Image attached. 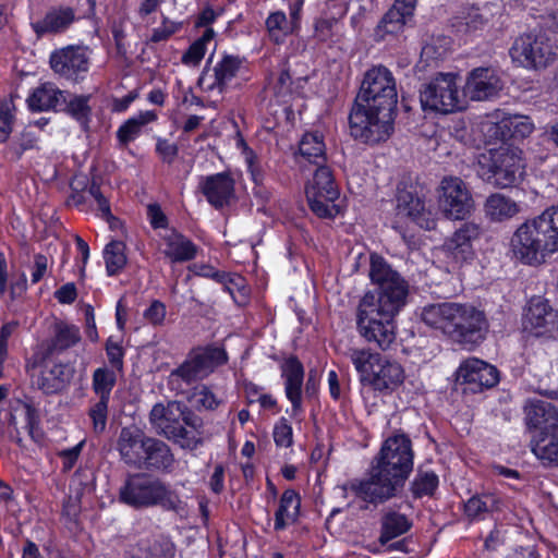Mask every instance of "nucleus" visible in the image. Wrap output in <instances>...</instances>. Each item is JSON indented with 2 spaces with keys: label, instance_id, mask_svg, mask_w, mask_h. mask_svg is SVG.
Listing matches in <instances>:
<instances>
[{
  "label": "nucleus",
  "instance_id": "f3484780",
  "mask_svg": "<svg viewBox=\"0 0 558 558\" xmlns=\"http://www.w3.org/2000/svg\"><path fill=\"white\" fill-rule=\"evenodd\" d=\"M502 88L501 81L492 68L472 70L464 85V95L481 101L496 96Z\"/></svg>",
  "mask_w": 558,
  "mask_h": 558
},
{
  "label": "nucleus",
  "instance_id": "3c124183",
  "mask_svg": "<svg viewBox=\"0 0 558 558\" xmlns=\"http://www.w3.org/2000/svg\"><path fill=\"white\" fill-rule=\"evenodd\" d=\"M194 398L196 407L206 410H215L220 403L216 396L206 386H202L194 393Z\"/></svg>",
  "mask_w": 558,
  "mask_h": 558
},
{
  "label": "nucleus",
  "instance_id": "de8ad7c7",
  "mask_svg": "<svg viewBox=\"0 0 558 558\" xmlns=\"http://www.w3.org/2000/svg\"><path fill=\"white\" fill-rule=\"evenodd\" d=\"M109 399H100L90 408L89 417L95 433H102L107 424Z\"/></svg>",
  "mask_w": 558,
  "mask_h": 558
},
{
  "label": "nucleus",
  "instance_id": "0eeeda50",
  "mask_svg": "<svg viewBox=\"0 0 558 558\" xmlns=\"http://www.w3.org/2000/svg\"><path fill=\"white\" fill-rule=\"evenodd\" d=\"M149 422L159 435L180 444L182 448L195 449L202 444V439L185 426L201 435L203 420L182 402L155 404L149 413Z\"/></svg>",
  "mask_w": 558,
  "mask_h": 558
},
{
  "label": "nucleus",
  "instance_id": "6e6552de",
  "mask_svg": "<svg viewBox=\"0 0 558 558\" xmlns=\"http://www.w3.org/2000/svg\"><path fill=\"white\" fill-rule=\"evenodd\" d=\"M119 497L122 502L136 509L156 505L175 512L184 509L177 493L171 490L160 478L146 473L128 475L119 490Z\"/></svg>",
  "mask_w": 558,
  "mask_h": 558
},
{
  "label": "nucleus",
  "instance_id": "a18cd8bd",
  "mask_svg": "<svg viewBox=\"0 0 558 558\" xmlns=\"http://www.w3.org/2000/svg\"><path fill=\"white\" fill-rule=\"evenodd\" d=\"M266 26L271 38L277 43L280 40V36L287 35L290 31L286 14L280 11L268 16Z\"/></svg>",
  "mask_w": 558,
  "mask_h": 558
},
{
  "label": "nucleus",
  "instance_id": "f03ea898",
  "mask_svg": "<svg viewBox=\"0 0 558 558\" xmlns=\"http://www.w3.org/2000/svg\"><path fill=\"white\" fill-rule=\"evenodd\" d=\"M397 102L391 72L383 65L368 70L349 114L351 135L369 145L387 141L393 131Z\"/></svg>",
  "mask_w": 558,
  "mask_h": 558
},
{
  "label": "nucleus",
  "instance_id": "72a5a7b5",
  "mask_svg": "<svg viewBox=\"0 0 558 558\" xmlns=\"http://www.w3.org/2000/svg\"><path fill=\"white\" fill-rule=\"evenodd\" d=\"M519 211L515 202L501 194L490 195L485 203V213L490 219L501 221L513 217Z\"/></svg>",
  "mask_w": 558,
  "mask_h": 558
},
{
  "label": "nucleus",
  "instance_id": "c756f323",
  "mask_svg": "<svg viewBox=\"0 0 558 558\" xmlns=\"http://www.w3.org/2000/svg\"><path fill=\"white\" fill-rule=\"evenodd\" d=\"M68 93L63 92V97L61 98L59 110L64 111L74 118L82 128L87 131L89 117L92 113V108L88 105L90 99L89 95H80V96H71L68 98Z\"/></svg>",
  "mask_w": 558,
  "mask_h": 558
},
{
  "label": "nucleus",
  "instance_id": "20e7f679",
  "mask_svg": "<svg viewBox=\"0 0 558 558\" xmlns=\"http://www.w3.org/2000/svg\"><path fill=\"white\" fill-rule=\"evenodd\" d=\"M422 320L441 329L453 341L461 344H475L484 339L487 322L482 311L460 303H437L425 306Z\"/></svg>",
  "mask_w": 558,
  "mask_h": 558
},
{
  "label": "nucleus",
  "instance_id": "4c0bfd02",
  "mask_svg": "<svg viewBox=\"0 0 558 558\" xmlns=\"http://www.w3.org/2000/svg\"><path fill=\"white\" fill-rule=\"evenodd\" d=\"M190 269L197 276L213 278L217 282L222 283L225 289L231 294L233 293L232 286L239 288L241 282L243 281V278L240 276L231 278L226 272L218 271L211 265L203 263H195L192 266H190Z\"/></svg>",
  "mask_w": 558,
  "mask_h": 558
},
{
  "label": "nucleus",
  "instance_id": "7c9ffc66",
  "mask_svg": "<svg viewBox=\"0 0 558 558\" xmlns=\"http://www.w3.org/2000/svg\"><path fill=\"white\" fill-rule=\"evenodd\" d=\"M63 90L54 88L51 84H43L28 97V107L33 111L59 110Z\"/></svg>",
  "mask_w": 558,
  "mask_h": 558
},
{
  "label": "nucleus",
  "instance_id": "bb28decb",
  "mask_svg": "<svg viewBox=\"0 0 558 558\" xmlns=\"http://www.w3.org/2000/svg\"><path fill=\"white\" fill-rule=\"evenodd\" d=\"M282 376L286 378V395L291 401L293 410L301 408L302 385L304 379V368L296 356H290L282 365Z\"/></svg>",
  "mask_w": 558,
  "mask_h": 558
},
{
  "label": "nucleus",
  "instance_id": "a878e982",
  "mask_svg": "<svg viewBox=\"0 0 558 558\" xmlns=\"http://www.w3.org/2000/svg\"><path fill=\"white\" fill-rule=\"evenodd\" d=\"M75 20V12L70 7L51 8L45 17L32 24L38 37L44 34H57L65 31Z\"/></svg>",
  "mask_w": 558,
  "mask_h": 558
},
{
  "label": "nucleus",
  "instance_id": "2f4dec72",
  "mask_svg": "<svg viewBox=\"0 0 558 558\" xmlns=\"http://www.w3.org/2000/svg\"><path fill=\"white\" fill-rule=\"evenodd\" d=\"M299 153L311 163L322 166L326 162L325 144L318 133H306L299 143Z\"/></svg>",
  "mask_w": 558,
  "mask_h": 558
},
{
  "label": "nucleus",
  "instance_id": "aec40b11",
  "mask_svg": "<svg viewBox=\"0 0 558 558\" xmlns=\"http://www.w3.org/2000/svg\"><path fill=\"white\" fill-rule=\"evenodd\" d=\"M148 439L149 437L136 427H123L118 439V449L122 460L129 465L141 468Z\"/></svg>",
  "mask_w": 558,
  "mask_h": 558
},
{
  "label": "nucleus",
  "instance_id": "393cba45",
  "mask_svg": "<svg viewBox=\"0 0 558 558\" xmlns=\"http://www.w3.org/2000/svg\"><path fill=\"white\" fill-rule=\"evenodd\" d=\"M174 462V457L169 446L160 439L149 437L146 440V449L141 461V468L147 470L169 471Z\"/></svg>",
  "mask_w": 558,
  "mask_h": 558
},
{
  "label": "nucleus",
  "instance_id": "58836bf2",
  "mask_svg": "<svg viewBox=\"0 0 558 558\" xmlns=\"http://www.w3.org/2000/svg\"><path fill=\"white\" fill-rule=\"evenodd\" d=\"M104 257L108 275L118 274L126 264L125 244L122 241H111L105 247Z\"/></svg>",
  "mask_w": 558,
  "mask_h": 558
},
{
  "label": "nucleus",
  "instance_id": "13d9d810",
  "mask_svg": "<svg viewBox=\"0 0 558 558\" xmlns=\"http://www.w3.org/2000/svg\"><path fill=\"white\" fill-rule=\"evenodd\" d=\"M106 351L108 355L109 363L112 367L121 371L123 367V349L118 343H113L111 341L107 342Z\"/></svg>",
  "mask_w": 558,
  "mask_h": 558
},
{
  "label": "nucleus",
  "instance_id": "7ed1b4c3",
  "mask_svg": "<svg viewBox=\"0 0 558 558\" xmlns=\"http://www.w3.org/2000/svg\"><path fill=\"white\" fill-rule=\"evenodd\" d=\"M413 457L408 436L401 434L387 438L372 462L368 478L352 482L351 490L374 506L397 497L412 472Z\"/></svg>",
  "mask_w": 558,
  "mask_h": 558
},
{
  "label": "nucleus",
  "instance_id": "680f3d73",
  "mask_svg": "<svg viewBox=\"0 0 558 558\" xmlns=\"http://www.w3.org/2000/svg\"><path fill=\"white\" fill-rule=\"evenodd\" d=\"M205 54V47L201 41H194L182 57V62L186 64H197Z\"/></svg>",
  "mask_w": 558,
  "mask_h": 558
},
{
  "label": "nucleus",
  "instance_id": "4be33fe9",
  "mask_svg": "<svg viewBox=\"0 0 558 558\" xmlns=\"http://www.w3.org/2000/svg\"><path fill=\"white\" fill-rule=\"evenodd\" d=\"M71 372L64 364H56L50 368H44L39 374H31L33 387L43 391L45 395H53L63 390L70 383Z\"/></svg>",
  "mask_w": 558,
  "mask_h": 558
},
{
  "label": "nucleus",
  "instance_id": "c03bdc74",
  "mask_svg": "<svg viewBox=\"0 0 558 558\" xmlns=\"http://www.w3.org/2000/svg\"><path fill=\"white\" fill-rule=\"evenodd\" d=\"M496 500L490 495L473 496L464 505V512L470 519L481 517L494 509Z\"/></svg>",
  "mask_w": 558,
  "mask_h": 558
},
{
  "label": "nucleus",
  "instance_id": "e433bc0d",
  "mask_svg": "<svg viewBox=\"0 0 558 558\" xmlns=\"http://www.w3.org/2000/svg\"><path fill=\"white\" fill-rule=\"evenodd\" d=\"M350 359L361 374V380L365 381L372 378L381 356L378 353H372L369 350H351Z\"/></svg>",
  "mask_w": 558,
  "mask_h": 558
},
{
  "label": "nucleus",
  "instance_id": "774afa93",
  "mask_svg": "<svg viewBox=\"0 0 558 558\" xmlns=\"http://www.w3.org/2000/svg\"><path fill=\"white\" fill-rule=\"evenodd\" d=\"M541 19L547 28L558 32V7L547 9Z\"/></svg>",
  "mask_w": 558,
  "mask_h": 558
},
{
  "label": "nucleus",
  "instance_id": "b1692460",
  "mask_svg": "<svg viewBox=\"0 0 558 558\" xmlns=\"http://www.w3.org/2000/svg\"><path fill=\"white\" fill-rule=\"evenodd\" d=\"M404 380L403 368L397 362L384 360L381 357L372 378L368 383L375 390L392 391L398 388Z\"/></svg>",
  "mask_w": 558,
  "mask_h": 558
},
{
  "label": "nucleus",
  "instance_id": "5701e85b",
  "mask_svg": "<svg viewBox=\"0 0 558 558\" xmlns=\"http://www.w3.org/2000/svg\"><path fill=\"white\" fill-rule=\"evenodd\" d=\"M482 233L481 225L472 221L465 222L446 242V247L456 258L468 259L473 254L472 242L477 240Z\"/></svg>",
  "mask_w": 558,
  "mask_h": 558
},
{
  "label": "nucleus",
  "instance_id": "c85d7f7f",
  "mask_svg": "<svg viewBox=\"0 0 558 558\" xmlns=\"http://www.w3.org/2000/svg\"><path fill=\"white\" fill-rule=\"evenodd\" d=\"M166 248L165 255L172 262H185L194 258L196 246L182 234L170 231L163 236Z\"/></svg>",
  "mask_w": 558,
  "mask_h": 558
},
{
  "label": "nucleus",
  "instance_id": "bf43d9fd",
  "mask_svg": "<svg viewBox=\"0 0 558 558\" xmlns=\"http://www.w3.org/2000/svg\"><path fill=\"white\" fill-rule=\"evenodd\" d=\"M83 445L84 442L82 441L70 449L62 450L58 453L59 457L63 459V471L68 472L74 466L80 457Z\"/></svg>",
  "mask_w": 558,
  "mask_h": 558
},
{
  "label": "nucleus",
  "instance_id": "864d4df0",
  "mask_svg": "<svg viewBox=\"0 0 558 558\" xmlns=\"http://www.w3.org/2000/svg\"><path fill=\"white\" fill-rule=\"evenodd\" d=\"M511 123V136L518 135L520 137L529 136L533 132V123L523 117L507 118Z\"/></svg>",
  "mask_w": 558,
  "mask_h": 558
},
{
  "label": "nucleus",
  "instance_id": "f257e3e1",
  "mask_svg": "<svg viewBox=\"0 0 558 558\" xmlns=\"http://www.w3.org/2000/svg\"><path fill=\"white\" fill-rule=\"evenodd\" d=\"M369 277L377 289L367 292L361 300L357 328L368 342L387 350L396 340L395 317L407 303L409 284L377 254L371 255Z\"/></svg>",
  "mask_w": 558,
  "mask_h": 558
},
{
  "label": "nucleus",
  "instance_id": "dca6fc26",
  "mask_svg": "<svg viewBox=\"0 0 558 558\" xmlns=\"http://www.w3.org/2000/svg\"><path fill=\"white\" fill-rule=\"evenodd\" d=\"M397 214L410 218L425 230L436 228V219L432 210L425 206V201L410 190H398Z\"/></svg>",
  "mask_w": 558,
  "mask_h": 558
},
{
  "label": "nucleus",
  "instance_id": "69168bd1",
  "mask_svg": "<svg viewBox=\"0 0 558 558\" xmlns=\"http://www.w3.org/2000/svg\"><path fill=\"white\" fill-rule=\"evenodd\" d=\"M147 215L149 217L151 226L157 228H165L167 226V217L162 213L158 204H149L147 206Z\"/></svg>",
  "mask_w": 558,
  "mask_h": 558
},
{
  "label": "nucleus",
  "instance_id": "6e6d98bb",
  "mask_svg": "<svg viewBox=\"0 0 558 558\" xmlns=\"http://www.w3.org/2000/svg\"><path fill=\"white\" fill-rule=\"evenodd\" d=\"M180 25L181 23L171 22L165 19L162 25L154 29L153 35L150 37V41L159 43L168 39L172 34H174L178 31Z\"/></svg>",
  "mask_w": 558,
  "mask_h": 558
},
{
  "label": "nucleus",
  "instance_id": "09e8293b",
  "mask_svg": "<svg viewBox=\"0 0 558 558\" xmlns=\"http://www.w3.org/2000/svg\"><path fill=\"white\" fill-rule=\"evenodd\" d=\"M87 193L95 198V201L97 202L98 204V210L101 213V216L106 219V220H110L111 218L113 219V216L111 214V210H110V205H109V202L108 199L104 196V194L101 193L100 191V186L95 182L93 181L90 183V185L88 186L87 189Z\"/></svg>",
  "mask_w": 558,
  "mask_h": 558
},
{
  "label": "nucleus",
  "instance_id": "49530a36",
  "mask_svg": "<svg viewBox=\"0 0 558 558\" xmlns=\"http://www.w3.org/2000/svg\"><path fill=\"white\" fill-rule=\"evenodd\" d=\"M438 485V477L434 473H420L412 483V493L415 497L432 495Z\"/></svg>",
  "mask_w": 558,
  "mask_h": 558
},
{
  "label": "nucleus",
  "instance_id": "0e129e2a",
  "mask_svg": "<svg viewBox=\"0 0 558 558\" xmlns=\"http://www.w3.org/2000/svg\"><path fill=\"white\" fill-rule=\"evenodd\" d=\"M56 299L62 304H71L77 296L74 283H65L54 292Z\"/></svg>",
  "mask_w": 558,
  "mask_h": 558
},
{
  "label": "nucleus",
  "instance_id": "4d7b16f0",
  "mask_svg": "<svg viewBox=\"0 0 558 558\" xmlns=\"http://www.w3.org/2000/svg\"><path fill=\"white\" fill-rule=\"evenodd\" d=\"M144 317L153 325H161L166 317V306L160 301H154L145 311Z\"/></svg>",
  "mask_w": 558,
  "mask_h": 558
},
{
  "label": "nucleus",
  "instance_id": "a19ab883",
  "mask_svg": "<svg viewBox=\"0 0 558 558\" xmlns=\"http://www.w3.org/2000/svg\"><path fill=\"white\" fill-rule=\"evenodd\" d=\"M240 61L236 58L226 56L214 69L215 82L209 88H219L223 90L227 83L235 76L239 70Z\"/></svg>",
  "mask_w": 558,
  "mask_h": 558
},
{
  "label": "nucleus",
  "instance_id": "412c9836",
  "mask_svg": "<svg viewBox=\"0 0 558 558\" xmlns=\"http://www.w3.org/2000/svg\"><path fill=\"white\" fill-rule=\"evenodd\" d=\"M457 374L463 383L475 384L481 388L494 387L499 381L497 368L477 359L465 361Z\"/></svg>",
  "mask_w": 558,
  "mask_h": 558
},
{
  "label": "nucleus",
  "instance_id": "39448f33",
  "mask_svg": "<svg viewBox=\"0 0 558 558\" xmlns=\"http://www.w3.org/2000/svg\"><path fill=\"white\" fill-rule=\"evenodd\" d=\"M511 247L515 258L527 265H541L558 251V205L522 223L513 233Z\"/></svg>",
  "mask_w": 558,
  "mask_h": 558
},
{
  "label": "nucleus",
  "instance_id": "5fc2aeb1",
  "mask_svg": "<svg viewBox=\"0 0 558 558\" xmlns=\"http://www.w3.org/2000/svg\"><path fill=\"white\" fill-rule=\"evenodd\" d=\"M274 439L277 446L289 447L292 444V428L282 420L274 429Z\"/></svg>",
  "mask_w": 558,
  "mask_h": 558
},
{
  "label": "nucleus",
  "instance_id": "9d476101",
  "mask_svg": "<svg viewBox=\"0 0 558 558\" xmlns=\"http://www.w3.org/2000/svg\"><path fill=\"white\" fill-rule=\"evenodd\" d=\"M420 101L423 109L441 113L461 110L464 105L460 98L457 75L453 73H437L420 89Z\"/></svg>",
  "mask_w": 558,
  "mask_h": 558
},
{
  "label": "nucleus",
  "instance_id": "8fccbe9b",
  "mask_svg": "<svg viewBox=\"0 0 558 558\" xmlns=\"http://www.w3.org/2000/svg\"><path fill=\"white\" fill-rule=\"evenodd\" d=\"M80 513V506L77 499L71 497L63 505L62 515L71 531L78 529L77 517Z\"/></svg>",
  "mask_w": 558,
  "mask_h": 558
},
{
  "label": "nucleus",
  "instance_id": "f8f14e48",
  "mask_svg": "<svg viewBox=\"0 0 558 558\" xmlns=\"http://www.w3.org/2000/svg\"><path fill=\"white\" fill-rule=\"evenodd\" d=\"M305 193L308 206L317 217L333 218L339 214V207L335 204L339 197V189L331 170L325 163L316 168Z\"/></svg>",
  "mask_w": 558,
  "mask_h": 558
},
{
  "label": "nucleus",
  "instance_id": "052dcab7",
  "mask_svg": "<svg viewBox=\"0 0 558 558\" xmlns=\"http://www.w3.org/2000/svg\"><path fill=\"white\" fill-rule=\"evenodd\" d=\"M158 154L165 162L171 163L178 155V146L167 140H159L156 146Z\"/></svg>",
  "mask_w": 558,
  "mask_h": 558
},
{
  "label": "nucleus",
  "instance_id": "f704fd0d",
  "mask_svg": "<svg viewBox=\"0 0 558 558\" xmlns=\"http://www.w3.org/2000/svg\"><path fill=\"white\" fill-rule=\"evenodd\" d=\"M300 508V499L293 489H287L280 499L279 508L275 513V529L282 530L288 521H293Z\"/></svg>",
  "mask_w": 558,
  "mask_h": 558
},
{
  "label": "nucleus",
  "instance_id": "e2e57ef3",
  "mask_svg": "<svg viewBox=\"0 0 558 558\" xmlns=\"http://www.w3.org/2000/svg\"><path fill=\"white\" fill-rule=\"evenodd\" d=\"M13 116L8 107L0 108V142H5L11 133Z\"/></svg>",
  "mask_w": 558,
  "mask_h": 558
},
{
  "label": "nucleus",
  "instance_id": "338daca9",
  "mask_svg": "<svg viewBox=\"0 0 558 558\" xmlns=\"http://www.w3.org/2000/svg\"><path fill=\"white\" fill-rule=\"evenodd\" d=\"M223 475H225V468L222 464H217L215 466L214 473L209 481L210 489L215 494H220L223 490Z\"/></svg>",
  "mask_w": 558,
  "mask_h": 558
},
{
  "label": "nucleus",
  "instance_id": "c9c22d12",
  "mask_svg": "<svg viewBox=\"0 0 558 558\" xmlns=\"http://www.w3.org/2000/svg\"><path fill=\"white\" fill-rule=\"evenodd\" d=\"M14 412L10 413L9 425L16 427V414L21 412L25 416L26 421V429L28 432L29 437L35 441L39 442L41 440V433L39 432V414L37 409H35L32 404L22 402L20 400L16 401V407L13 408Z\"/></svg>",
  "mask_w": 558,
  "mask_h": 558
},
{
  "label": "nucleus",
  "instance_id": "79ce46f5",
  "mask_svg": "<svg viewBox=\"0 0 558 558\" xmlns=\"http://www.w3.org/2000/svg\"><path fill=\"white\" fill-rule=\"evenodd\" d=\"M117 376L108 367H99L93 374V390L100 399H109L116 385Z\"/></svg>",
  "mask_w": 558,
  "mask_h": 558
},
{
  "label": "nucleus",
  "instance_id": "423d86ee",
  "mask_svg": "<svg viewBox=\"0 0 558 558\" xmlns=\"http://www.w3.org/2000/svg\"><path fill=\"white\" fill-rule=\"evenodd\" d=\"M525 425L533 432L531 450L543 465L558 466V408L543 400L524 407Z\"/></svg>",
  "mask_w": 558,
  "mask_h": 558
},
{
  "label": "nucleus",
  "instance_id": "cd10ccee",
  "mask_svg": "<svg viewBox=\"0 0 558 558\" xmlns=\"http://www.w3.org/2000/svg\"><path fill=\"white\" fill-rule=\"evenodd\" d=\"M81 340L80 330L74 325H68L59 322L54 325V335L50 341L46 343L44 359L56 353H61L66 349L75 345Z\"/></svg>",
  "mask_w": 558,
  "mask_h": 558
},
{
  "label": "nucleus",
  "instance_id": "473e14b6",
  "mask_svg": "<svg viewBox=\"0 0 558 558\" xmlns=\"http://www.w3.org/2000/svg\"><path fill=\"white\" fill-rule=\"evenodd\" d=\"M409 519L401 513L390 511L381 519V534L379 542L385 545L392 538L408 532L411 527Z\"/></svg>",
  "mask_w": 558,
  "mask_h": 558
},
{
  "label": "nucleus",
  "instance_id": "2eb2a0df",
  "mask_svg": "<svg viewBox=\"0 0 558 558\" xmlns=\"http://www.w3.org/2000/svg\"><path fill=\"white\" fill-rule=\"evenodd\" d=\"M524 329L536 337L558 330V311L543 296L530 299L523 317Z\"/></svg>",
  "mask_w": 558,
  "mask_h": 558
},
{
  "label": "nucleus",
  "instance_id": "1a4fd4ad",
  "mask_svg": "<svg viewBox=\"0 0 558 558\" xmlns=\"http://www.w3.org/2000/svg\"><path fill=\"white\" fill-rule=\"evenodd\" d=\"M478 173L485 181L498 187L513 186L524 173L521 150L508 145L490 148L478 158Z\"/></svg>",
  "mask_w": 558,
  "mask_h": 558
},
{
  "label": "nucleus",
  "instance_id": "ea45409f",
  "mask_svg": "<svg viewBox=\"0 0 558 558\" xmlns=\"http://www.w3.org/2000/svg\"><path fill=\"white\" fill-rule=\"evenodd\" d=\"M481 132L487 145L504 143L511 137V123L507 119L500 122L485 121L481 124Z\"/></svg>",
  "mask_w": 558,
  "mask_h": 558
},
{
  "label": "nucleus",
  "instance_id": "a211bd4d",
  "mask_svg": "<svg viewBox=\"0 0 558 558\" xmlns=\"http://www.w3.org/2000/svg\"><path fill=\"white\" fill-rule=\"evenodd\" d=\"M51 69L68 78L78 72H86L88 69V57L86 49L82 47H66L56 51L50 57Z\"/></svg>",
  "mask_w": 558,
  "mask_h": 558
},
{
  "label": "nucleus",
  "instance_id": "603ef678",
  "mask_svg": "<svg viewBox=\"0 0 558 558\" xmlns=\"http://www.w3.org/2000/svg\"><path fill=\"white\" fill-rule=\"evenodd\" d=\"M338 24L336 17H322L315 22V35L319 40H327L333 35V27Z\"/></svg>",
  "mask_w": 558,
  "mask_h": 558
},
{
  "label": "nucleus",
  "instance_id": "4468645a",
  "mask_svg": "<svg viewBox=\"0 0 558 558\" xmlns=\"http://www.w3.org/2000/svg\"><path fill=\"white\" fill-rule=\"evenodd\" d=\"M227 361V354L220 348H205L192 351L187 359L171 372V378H181L193 384L207 377L214 369Z\"/></svg>",
  "mask_w": 558,
  "mask_h": 558
},
{
  "label": "nucleus",
  "instance_id": "ddd939ff",
  "mask_svg": "<svg viewBox=\"0 0 558 558\" xmlns=\"http://www.w3.org/2000/svg\"><path fill=\"white\" fill-rule=\"evenodd\" d=\"M438 207L451 220L466 218L474 208V199L468 184L458 177H445L438 189Z\"/></svg>",
  "mask_w": 558,
  "mask_h": 558
},
{
  "label": "nucleus",
  "instance_id": "6ab92c4d",
  "mask_svg": "<svg viewBox=\"0 0 558 558\" xmlns=\"http://www.w3.org/2000/svg\"><path fill=\"white\" fill-rule=\"evenodd\" d=\"M199 187L208 203L216 209L228 205L234 195V181L226 172L206 177Z\"/></svg>",
  "mask_w": 558,
  "mask_h": 558
},
{
  "label": "nucleus",
  "instance_id": "37998d69",
  "mask_svg": "<svg viewBox=\"0 0 558 558\" xmlns=\"http://www.w3.org/2000/svg\"><path fill=\"white\" fill-rule=\"evenodd\" d=\"M156 119V114L153 111H146L141 113L136 118L129 119L118 131V138L122 144H126L134 140L140 133L141 128L148 122Z\"/></svg>",
  "mask_w": 558,
  "mask_h": 558
},
{
  "label": "nucleus",
  "instance_id": "9b49d317",
  "mask_svg": "<svg viewBox=\"0 0 558 558\" xmlns=\"http://www.w3.org/2000/svg\"><path fill=\"white\" fill-rule=\"evenodd\" d=\"M558 48L545 34L527 33L517 37L509 50L513 62L526 69H543L557 57Z\"/></svg>",
  "mask_w": 558,
  "mask_h": 558
}]
</instances>
